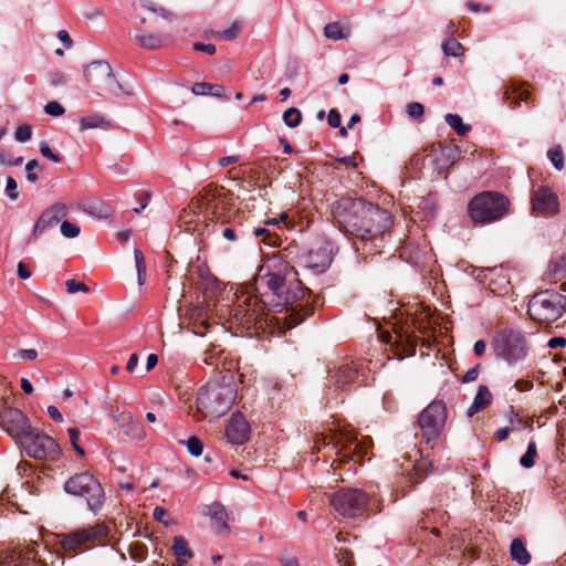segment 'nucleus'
<instances>
[{
    "instance_id": "nucleus-3",
    "label": "nucleus",
    "mask_w": 566,
    "mask_h": 566,
    "mask_svg": "<svg viewBox=\"0 0 566 566\" xmlns=\"http://www.w3.org/2000/svg\"><path fill=\"white\" fill-rule=\"evenodd\" d=\"M226 382H212L202 387L197 396L196 405L197 411L203 418L211 416L219 418L223 416L233 405L237 398V388L233 384L232 375L223 376Z\"/></svg>"
},
{
    "instance_id": "nucleus-4",
    "label": "nucleus",
    "mask_w": 566,
    "mask_h": 566,
    "mask_svg": "<svg viewBox=\"0 0 566 566\" xmlns=\"http://www.w3.org/2000/svg\"><path fill=\"white\" fill-rule=\"evenodd\" d=\"M264 303L255 296H245L233 305L223 304L217 310V317L228 324L229 329L237 332L249 331L261 323L264 314Z\"/></svg>"
},
{
    "instance_id": "nucleus-34",
    "label": "nucleus",
    "mask_w": 566,
    "mask_h": 566,
    "mask_svg": "<svg viewBox=\"0 0 566 566\" xmlns=\"http://www.w3.org/2000/svg\"><path fill=\"white\" fill-rule=\"evenodd\" d=\"M136 6L156 13L157 15L161 17L163 19L171 20L174 18V14L166 10L165 8L158 6L151 0H137Z\"/></svg>"
},
{
    "instance_id": "nucleus-63",
    "label": "nucleus",
    "mask_w": 566,
    "mask_h": 566,
    "mask_svg": "<svg viewBox=\"0 0 566 566\" xmlns=\"http://www.w3.org/2000/svg\"><path fill=\"white\" fill-rule=\"evenodd\" d=\"M480 365L476 364L470 368L462 377V382H472L478 378Z\"/></svg>"
},
{
    "instance_id": "nucleus-5",
    "label": "nucleus",
    "mask_w": 566,
    "mask_h": 566,
    "mask_svg": "<svg viewBox=\"0 0 566 566\" xmlns=\"http://www.w3.org/2000/svg\"><path fill=\"white\" fill-rule=\"evenodd\" d=\"M566 311V296L551 290L534 294L527 306L530 317L539 324H552Z\"/></svg>"
},
{
    "instance_id": "nucleus-26",
    "label": "nucleus",
    "mask_w": 566,
    "mask_h": 566,
    "mask_svg": "<svg viewBox=\"0 0 566 566\" xmlns=\"http://www.w3.org/2000/svg\"><path fill=\"white\" fill-rule=\"evenodd\" d=\"M511 558L520 565L530 564L532 557L521 538H514L510 545Z\"/></svg>"
},
{
    "instance_id": "nucleus-22",
    "label": "nucleus",
    "mask_w": 566,
    "mask_h": 566,
    "mask_svg": "<svg viewBox=\"0 0 566 566\" xmlns=\"http://www.w3.org/2000/svg\"><path fill=\"white\" fill-rule=\"evenodd\" d=\"M214 306L211 305L210 301L205 300L189 310V318L206 329L209 326V319L217 316L218 308H214Z\"/></svg>"
},
{
    "instance_id": "nucleus-13",
    "label": "nucleus",
    "mask_w": 566,
    "mask_h": 566,
    "mask_svg": "<svg viewBox=\"0 0 566 566\" xmlns=\"http://www.w3.org/2000/svg\"><path fill=\"white\" fill-rule=\"evenodd\" d=\"M369 495L359 489H342L333 494L331 504L344 517L360 516L367 509Z\"/></svg>"
},
{
    "instance_id": "nucleus-64",
    "label": "nucleus",
    "mask_w": 566,
    "mask_h": 566,
    "mask_svg": "<svg viewBox=\"0 0 566 566\" xmlns=\"http://www.w3.org/2000/svg\"><path fill=\"white\" fill-rule=\"evenodd\" d=\"M134 258H135V263H136L137 272H145L146 271L145 258H144L142 251L138 250V249H135L134 250Z\"/></svg>"
},
{
    "instance_id": "nucleus-57",
    "label": "nucleus",
    "mask_w": 566,
    "mask_h": 566,
    "mask_svg": "<svg viewBox=\"0 0 566 566\" xmlns=\"http://www.w3.org/2000/svg\"><path fill=\"white\" fill-rule=\"evenodd\" d=\"M66 75L60 71L52 72L49 75V82L53 87L62 86L66 83Z\"/></svg>"
},
{
    "instance_id": "nucleus-12",
    "label": "nucleus",
    "mask_w": 566,
    "mask_h": 566,
    "mask_svg": "<svg viewBox=\"0 0 566 566\" xmlns=\"http://www.w3.org/2000/svg\"><path fill=\"white\" fill-rule=\"evenodd\" d=\"M19 442L25 453L36 460L55 461L61 455L56 441L36 428H32Z\"/></svg>"
},
{
    "instance_id": "nucleus-43",
    "label": "nucleus",
    "mask_w": 566,
    "mask_h": 566,
    "mask_svg": "<svg viewBox=\"0 0 566 566\" xmlns=\"http://www.w3.org/2000/svg\"><path fill=\"white\" fill-rule=\"evenodd\" d=\"M187 447L188 452L193 457H199L203 450V443L198 437H190L187 441L184 442Z\"/></svg>"
},
{
    "instance_id": "nucleus-40",
    "label": "nucleus",
    "mask_w": 566,
    "mask_h": 566,
    "mask_svg": "<svg viewBox=\"0 0 566 566\" xmlns=\"http://www.w3.org/2000/svg\"><path fill=\"white\" fill-rule=\"evenodd\" d=\"M283 120L291 128L297 127L302 122V113L295 107H290L283 113Z\"/></svg>"
},
{
    "instance_id": "nucleus-6",
    "label": "nucleus",
    "mask_w": 566,
    "mask_h": 566,
    "mask_svg": "<svg viewBox=\"0 0 566 566\" xmlns=\"http://www.w3.org/2000/svg\"><path fill=\"white\" fill-rule=\"evenodd\" d=\"M64 491L83 497L87 509L94 514L102 510L105 502V492L101 482L90 472H80L70 476L64 483Z\"/></svg>"
},
{
    "instance_id": "nucleus-56",
    "label": "nucleus",
    "mask_w": 566,
    "mask_h": 566,
    "mask_svg": "<svg viewBox=\"0 0 566 566\" xmlns=\"http://www.w3.org/2000/svg\"><path fill=\"white\" fill-rule=\"evenodd\" d=\"M253 233L256 238L264 237L263 242L269 245H274L276 237L271 235L268 229L265 228H254Z\"/></svg>"
},
{
    "instance_id": "nucleus-54",
    "label": "nucleus",
    "mask_w": 566,
    "mask_h": 566,
    "mask_svg": "<svg viewBox=\"0 0 566 566\" xmlns=\"http://www.w3.org/2000/svg\"><path fill=\"white\" fill-rule=\"evenodd\" d=\"M66 291L70 294H74L76 292H88V286L82 282H77L75 280H67L65 282Z\"/></svg>"
},
{
    "instance_id": "nucleus-14",
    "label": "nucleus",
    "mask_w": 566,
    "mask_h": 566,
    "mask_svg": "<svg viewBox=\"0 0 566 566\" xmlns=\"http://www.w3.org/2000/svg\"><path fill=\"white\" fill-rule=\"evenodd\" d=\"M0 426L19 441L32 429L23 412L10 407L4 397L0 401Z\"/></svg>"
},
{
    "instance_id": "nucleus-50",
    "label": "nucleus",
    "mask_w": 566,
    "mask_h": 566,
    "mask_svg": "<svg viewBox=\"0 0 566 566\" xmlns=\"http://www.w3.org/2000/svg\"><path fill=\"white\" fill-rule=\"evenodd\" d=\"M213 90V84L199 82L195 83L191 87V93L197 96L209 95V93Z\"/></svg>"
},
{
    "instance_id": "nucleus-19",
    "label": "nucleus",
    "mask_w": 566,
    "mask_h": 566,
    "mask_svg": "<svg viewBox=\"0 0 566 566\" xmlns=\"http://www.w3.org/2000/svg\"><path fill=\"white\" fill-rule=\"evenodd\" d=\"M249 422L241 412L234 413L226 427V436L232 444H243L250 438Z\"/></svg>"
},
{
    "instance_id": "nucleus-15",
    "label": "nucleus",
    "mask_w": 566,
    "mask_h": 566,
    "mask_svg": "<svg viewBox=\"0 0 566 566\" xmlns=\"http://www.w3.org/2000/svg\"><path fill=\"white\" fill-rule=\"evenodd\" d=\"M34 546L14 547L11 551L2 552L0 566H46L42 560L36 559Z\"/></svg>"
},
{
    "instance_id": "nucleus-29",
    "label": "nucleus",
    "mask_w": 566,
    "mask_h": 566,
    "mask_svg": "<svg viewBox=\"0 0 566 566\" xmlns=\"http://www.w3.org/2000/svg\"><path fill=\"white\" fill-rule=\"evenodd\" d=\"M177 562L186 563L187 558H191L193 556L192 551L188 547V543L181 536H176L174 538V544L171 547Z\"/></svg>"
},
{
    "instance_id": "nucleus-33",
    "label": "nucleus",
    "mask_w": 566,
    "mask_h": 566,
    "mask_svg": "<svg viewBox=\"0 0 566 566\" xmlns=\"http://www.w3.org/2000/svg\"><path fill=\"white\" fill-rule=\"evenodd\" d=\"M444 120L459 136H465L471 129L470 125L463 124L461 116L458 114L449 113L444 116Z\"/></svg>"
},
{
    "instance_id": "nucleus-46",
    "label": "nucleus",
    "mask_w": 566,
    "mask_h": 566,
    "mask_svg": "<svg viewBox=\"0 0 566 566\" xmlns=\"http://www.w3.org/2000/svg\"><path fill=\"white\" fill-rule=\"evenodd\" d=\"M240 30L241 25L239 22L235 21L228 29L223 31H218L216 35L219 38H223L226 40H234L238 36Z\"/></svg>"
},
{
    "instance_id": "nucleus-28",
    "label": "nucleus",
    "mask_w": 566,
    "mask_h": 566,
    "mask_svg": "<svg viewBox=\"0 0 566 566\" xmlns=\"http://www.w3.org/2000/svg\"><path fill=\"white\" fill-rule=\"evenodd\" d=\"M349 33V28L345 27L340 22H331L327 23L324 28L325 36L334 41L347 39Z\"/></svg>"
},
{
    "instance_id": "nucleus-31",
    "label": "nucleus",
    "mask_w": 566,
    "mask_h": 566,
    "mask_svg": "<svg viewBox=\"0 0 566 566\" xmlns=\"http://www.w3.org/2000/svg\"><path fill=\"white\" fill-rule=\"evenodd\" d=\"M99 94H112L117 96L118 93L123 90L119 82L116 80L113 69L111 67V74L105 75L103 83L99 84V87L97 88Z\"/></svg>"
},
{
    "instance_id": "nucleus-47",
    "label": "nucleus",
    "mask_w": 566,
    "mask_h": 566,
    "mask_svg": "<svg viewBox=\"0 0 566 566\" xmlns=\"http://www.w3.org/2000/svg\"><path fill=\"white\" fill-rule=\"evenodd\" d=\"M61 233L69 239L76 238L80 234V227L69 221H63L61 223Z\"/></svg>"
},
{
    "instance_id": "nucleus-42",
    "label": "nucleus",
    "mask_w": 566,
    "mask_h": 566,
    "mask_svg": "<svg viewBox=\"0 0 566 566\" xmlns=\"http://www.w3.org/2000/svg\"><path fill=\"white\" fill-rule=\"evenodd\" d=\"M535 457H536V443L534 441H531L527 446V450H526L525 454H523L520 459L521 465L526 469L534 467Z\"/></svg>"
},
{
    "instance_id": "nucleus-25",
    "label": "nucleus",
    "mask_w": 566,
    "mask_h": 566,
    "mask_svg": "<svg viewBox=\"0 0 566 566\" xmlns=\"http://www.w3.org/2000/svg\"><path fill=\"white\" fill-rule=\"evenodd\" d=\"M135 42L147 50H157L166 45L168 36L158 33H140L134 36Z\"/></svg>"
},
{
    "instance_id": "nucleus-7",
    "label": "nucleus",
    "mask_w": 566,
    "mask_h": 566,
    "mask_svg": "<svg viewBox=\"0 0 566 566\" xmlns=\"http://www.w3.org/2000/svg\"><path fill=\"white\" fill-rule=\"evenodd\" d=\"M109 528L104 523H96L59 535L61 548L69 554H77L106 543Z\"/></svg>"
},
{
    "instance_id": "nucleus-20",
    "label": "nucleus",
    "mask_w": 566,
    "mask_h": 566,
    "mask_svg": "<svg viewBox=\"0 0 566 566\" xmlns=\"http://www.w3.org/2000/svg\"><path fill=\"white\" fill-rule=\"evenodd\" d=\"M331 251L327 242H321L304 255L305 265L318 272L324 271L332 262Z\"/></svg>"
},
{
    "instance_id": "nucleus-32",
    "label": "nucleus",
    "mask_w": 566,
    "mask_h": 566,
    "mask_svg": "<svg viewBox=\"0 0 566 566\" xmlns=\"http://www.w3.org/2000/svg\"><path fill=\"white\" fill-rule=\"evenodd\" d=\"M199 287L202 290L205 300L207 301H210L221 291V284L214 275L208 276V280L203 282H199Z\"/></svg>"
},
{
    "instance_id": "nucleus-60",
    "label": "nucleus",
    "mask_w": 566,
    "mask_h": 566,
    "mask_svg": "<svg viewBox=\"0 0 566 566\" xmlns=\"http://www.w3.org/2000/svg\"><path fill=\"white\" fill-rule=\"evenodd\" d=\"M342 116L339 112L335 108L331 109L327 116L328 125L333 128H337L340 126Z\"/></svg>"
},
{
    "instance_id": "nucleus-23",
    "label": "nucleus",
    "mask_w": 566,
    "mask_h": 566,
    "mask_svg": "<svg viewBox=\"0 0 566 566\" xmlns=\"http://www.w3.org/2000/svg\"><path fill=\"white\" fill-rule=\"evenodd\" d=\"M111 74V65L106 61H94L90 63L84 70V76L88 82L94 83L98 88L103 83L105 75Z\"/></svg>"
},
{
    "instance_id": "nucleus-37",
    "label": "nucleus",
    "mask_w": 566,
    "mask_h": 566,
    "mask_svg": "<svg viewBox=\"0 0 566 566\" xmlns=\"http://www.w3.org/2000/svg\"><path fill=\"white\" fill-rule=\"evenodd\" d=\"M506 98L513 104L515 107L521 105V102H527L531 98V93L523 87H514L511 91H507Z\"/></svg>"
},
{
    "instance_id": "nucleus-21",
    "label": "nucleus",
    "mask_w": 566,
    "mask_h": 566,
    "mask_svg": "<svg viewBox=\"0 0 566 566\" xmlns=\"http://www.w3.org/2000/svg\"><path fill=\"white\" fill-rule=\"evenodd\" d=\"M205 514L210 516L211 527L217 535L226 537L230 534V526L227 522L228 512L221 503L214 502Z\"/></svg>"
},
{
    "instance_id": "nucleus-24",
    "label": "nucleus",
    "mask_w": 566,
    "mask_h": 566,
    "mask_svg": "<svg viewBox=\"0 0 566 566\" xmlns=\"http://www.w3.org/2000/svg\"><path fill=\"white\" fill-rule=\"evenodd\" d=\"M491 401L492 394L490 389L484 385L479 386L478 392L467 411L468 417H472L473 415L484 410L491 403Z\"/></svg>"
},
{
    "instance_id": "nucleus-62",
    "label": "nucleus",
    "mask_w": 566,
    "mask_h": 566,
    "mask_svg": "<svg viewBox=\"0 0 566 566\" xmlns=\"http://www.w3.org/2000/svg\"><path fill=\"white\" fill-rule=\"evenodd\" d=\"M192 48L196 51L205 52L209 55H212L216 53V45L211 44V43L205 44V43L196 42L192 44Z\"/></svg>"
},
{
    "instance_id": "nucleus-30",
    "label": "nucleus",
    "mask_w": 566,
    "mask_h": 566,
    "mask_svg": "<svg viewBox=\"0 0 566 566\" xmlns=\"http://www.w3.org/2000/svg\"><path fill=\"white\" fill-rule=\"evenodd\" d=\"M358 375H359V367L355 361H352V365L344 364V365L339 366L336 377H337L338 382L349 384Z\"/></svg>"
},
{
    "instance_id": "nucleus-52",
    "label": "nucleus",
    "mask_w": 566,
    "mask_h": 566,
    "mask_svg": "<svg viewBox=\"0 0 566 566\" xmlns=\"http://www.w3.org/2000/svg\"><path fill=\"white\" fill-rule=\"evenodd\" d=\"M40 153L43 157L48 158L53 163L61 161V157L51 150L49 143L45 140L40 143Z\"/></svg>"
},
{
    "instance_id": "nucleus-51",
    "label": "nucleus",
    "mask_w": 566,
    "mask_h": 566,
    "mask_svg": "<svg viewBox=\"0 0 566 566\" xmlns=\"http://www.w3.org/2000/svg\"><path fill=\"white\" fill-rule=\"evenodd\" d=\"M44 112L50 116L59 117L65 113V109L60 103L53 101V102H49L45 105Z\"/></svg>"
},
{
    "instance_id": "nucleus-45",
    "label": "nucleus",
    "mask_w": 566,
    "mask_h": 566,
    "mask_svg": "<svg viewBox=\"0 0 566 566\" xmlns=\"http://www.w3.org/2000/svg\"><path fill=\"white\" fill-rule=\"evenodd\" d=\"M32 137V127L28 124L20 125L14 132V138L19 143H25Z\"/></svg>"
},
{
    "instance_id": "nucleus-9",
    "label": "nucleus",
    "mask_w": 566,
    "mask_h": 566,
    "mask_svg": "<svg viewBox=\"0 0 566 566\" xmlns=\"http://www.w3.org/2000/svg\"><path fill=\"white\" fill-rule=\"evenodd\" d=\"M507 198L499 192L484 191L469 203V213L473 221L490 223L501 219L509 210Z\"/></svg>"
},
{
    "instance_id": "nucleus-35",
    "label": "nucleus",
    "mask_w": 566,
    "mask_h": 566,
    "mask_svg": "<svg viewBox=\"0 0 566 566\" xmlns=\"http://www.w3.org/2000/svg\"><path fill=\"white\" fill-rule=\"evenodd\" d=\"M128 420L127 423L120 426L124 433L134 440H142L145 437L143 426L137 421H133L130 417H128Z\"/></svg>"
},
{
    "instance_id": "nucleus-1",
    "label": "nucleus",
    "mask_w": 566,
    "mask_h": 566,
    "mask_svg": "<svg viewBox=\"0 0 566 566\" xmlns=\"http://www.w3.org/2000/svg\"><path fill=\"white\" fill-rule=\"evenodd\" d=\"M334 218L352 235L368 240L380 235L390 224V214L371 202L349 197L332 206Z\"/></svg>"
},
{
    "instance_id": "nucleus-17",
    "label": "nucleus",
    "mask_w": 566,
    "mask_h": 566,
    "mask_svg": "<svg viewBox=\"0 0 566 566\" xmlns=\"http://www.w3.org/2000/svg\"><path fill=\"white\" fill-rule=\"evenodd\" d=\"M66 213L67 207L64 203L59 202L46 208L36 220L31 238L38 239L45 230L54 228Z\"/></svg>"
},
{
    "instance_id": "nucleus-8",
    "label": "nucleus",
    "mask_w": 566,
    "mask_h": 566,
    "mask_svg": "<svg viewBox=\"0 0 566 566\" xmlns=\"http://www.w3.org/2000/svg\"><path fill=\"white\" fill-rule=\"evenodd\" d=\"M324 446L333 444L340 462H354L361 464L365 459H369V452L373 447L370 438L358 440L356 436L348 432H340L334 436H324Z\"/></svg>"
},
{
    "instance_id": "nucleus-58",
    "label": "nucleus",
    "mask_w": 566,
    "mask_h": 566,
    "mask_svg": "<svg viewBox=\"0 0 566 566\" xmlns=\"http://www.w3.org/2000/svg\"><path fill=\"white\" fill-rule=\"evenodd\" d=\"M419 208L427 211V217L431 218L436 213V203L431 198H422Z\"/></svg>"
},
{
    "instance_id": "nucleus-2",
    "label": "nucleus",
    "mask_w": 566,
    "mask_h": 566,
    "mask_svg": "<svg viewBox=\"0 0 566 566\" xmlns=\"http://www.w3.org/2000/svg\"><path fill=\"white\" fill-rule=\"evenodd\" d=\"M295 275L296 272L287 262L272 259L259 269L255 289H268L276 298L275 306L293 304L304 296L302 282Z\"/></svg>"
},
{
    "instance_id": "nucleus-53",
    "label": "nucleus",
    "mask_w": 566,
    "mask_h": 566,
    "mask_svg": "<svg viewBox=\"0 0 566 566\" xmlns=\"http://www.w3.org/2000/svg\"><path fill=\"white\" fill-rule=\"evenodd\" d=\"M277 560L281 566H300L297 557L287 552H281Z\"/></svg>"
},
{
    "instance_id": "nucleus-55",
    "label": "nucleus",
    "mask_w": 566,
    "mask_h": 566,
    "mask_svg": "<svg viewBox=\"0 0 566 566\" xmlns=\"http://www.w3.org/2000/svg\"><path fill=\"white\" fill-rule=\"evenodd\" d=\"M18 184L14 178L8 177L6 180V191L10 200L14 201L18 199L19 193L17 191Z\"/></svg>"
},
{
    "instance_id": "nucleus-11",
    "label": "nucleus",
    "mask_w": 566,
    "mask_h": 566,
    "mask_svg": "<svg viewBox=\"0 0 566 566\" xmlns=\"http://www.w3.org/2000/svg\"><path fill=\"white\" fill-rule=\"evenodd\" d=\"M533 334L527 335L517 327H504L492 339L494 354H526L535 350Z\"/></svg>"
},
{
    "instance_id": "nucleus-59",
    "label": "nucleus",
    "mask_w": 566,
    "mask_h": 566,
    "mask_svg": "<svg viewBox=\"0 0 566 566\" xmlns=\"http://www.w3.org/2000/svg\"><path fill=\"white\" fill-rule=\"evenodd\" d=\"M55 348L51 346L49 343L43 342L40 343L36 348H30V349H20L18 354H38V352H50L54 350Z\"/></svg>"
},
{
    "instance_id": "nucleus-27",
    "label": "nucleus",
    "mask_w": 566,
    "mask_h": 566,
    "mask_svg": "<svg viewBox=\"0 0 566 566\" xmlns=\"http://www.w3.org/2000/svg\"><path fill=\"white\" fill-rule=\"evenodd\" d=\"M80 127L82 130L92 128L107 129L111 127V122L101 114H92L80 119Z\"/></svg>"
},
{
    "instance_id": "nucleus-16",
    "label": "nucleus",
    "mask_w": 566,
    "mask_h": 566,
    "mask_svg": "<svg viewBox=\"0 0 566 566\" xmlns=\"http://www.w3.org/2000/svg\"><path fill=\"white\" fill-rule=\"evenodd\" d=\"M559 201L555 192L547 186H539L532 196L533 212L538 216H553L558 211Z\"/></svg>"
},
{
    "instance_id": "nucleus-61",
    "label": "nucleus",
    "mask_w": 566,
    "mask_h": 566,
    "mask_svg": "<svg viewBox=\"0 0 566 566\" xmlns=\"http://www.w3.org/2000/svg\"><path fill=\"white\" fill-rule=\"evenodd\" d=\"M239 366V360L234 358L224 357L222 360V370L231 374Z\"/></svg>"
},
{
    "instance_id": "nucleus-41",
    "label": "nucleus",
    "mask_w": 566,
    "mask_h": 566,
    "mask_svg": "<svg viewBox=\"0 0 566 566\" xmlns=\"http://www.w3.org/2000/svg\"><path fill=\"white\" fill-rule=\"evenodd\" d=\"M148 548L144 543L140 542H133L128 546V553L130 557L140 562L146 558Z\"/></svg>"
},
{
    "instance_id": "nucleus-49",
    "label": "nucleus",
    "mask_w": 566,
    "mask_h": 566,
    "mask_svg": "<svg viewBox=\"0 0 566 566\" xmlns=\"http://www.w3.org/2000/svg\"><path fill=\"white\" fill-rule=\"evenodd\" d=\"M40 168V164L36 159H31L25 165V172H27V180L31 184H34L38 181L39 177L34 172V169Z\"/></svg>"
},
{
    "instance_id": "nucleus-39",
    "label": "nucleus",
    "mask_w": 566,
    "mask_h": 566,
    "mask_svg": "<svg viewBox=\"0 0 566 566\" xmlns=\"http://www.w3.org/2000/svg\"><path fill=\"white\" fill-rule=\"evenodd\" d=\"M84 211L96 218H106L108 216V208L99 201H92L85 205Z\"/></svg>"
},
{
    "instance_id": "nucleus-10",
    "label": "nucleus",
    "mask_w": 566,
    "mask_h": 566,
    "mask_svg": "<svg viewBox=\"0 0 566 566\" xmlns=\"http://www.w3.org/2000/svg\"><path fill=\"white\" fill-rule=\"evenodd\" d=\"M447 420V407L441 400L429 403L418 417L422 441L430 448L438 443Z\"/></svg>"
},
{
    "instance_id": "nucleus-38",
    "label": "nucleus",
    "mask_w": 566,
    "mask_h": 566,
    "mask_svg": "<svg viewBox=\"0 0 566 566\" xmlns=\"http://www.w3.org/2000/svg\"><path fill=\"white\" fill-rule=\"evenodd\" d=\"M548 273L552 280H558L566 275V256H560L558 260L551 262Z\"/></svg>"
},
{
    "instance_id": "nucleus-44",
    "label": "nucleus",
    "mask_w": 566,
    "mask_h": 566,
    "mask_svg": "<svg viewBox=\"0 0 566 566\" xmlns=\"http://www.w3.org/2000/svg\"><path fill=\"white\" fill-rule=\"evenodd\" d=\"M547 157L557 170H562L564 168V155L559 147L549 149L547 151Z\"/></svg>"
},
{
    "instance_id": "nucleus-18",
    "label": "nucleus",
    "mask_w": 566,
    "mask_h": 566,
    "mask_svg": "<svg viewBox=\"0 0 566 566\" xmlns=\"http://www.w3.org/2000/svg\"><path fill=\"white\" fill-rule=\"evenodd\" d=\"M198 207L203 209L206 213L212 214L214 218L220 219L221 207L229 205V197L222 191V189L208 188L198 199Z\"/></svg>"
},
{
    "instance_id": "nucleus-36",
    "label": "nucleus",
    "mask_w": 566,
    "mask_h": 566,
    "mask_svg": "<svg viewBox=\"0 0 566 566\" xmlns=\"http://www.w3.org/2000/svg\"><path fill=\"white\" fill-rule=\"evenodd\" d=\"M442 51L447 56L458 57L464 53V48L458 40L448 38L442 43Z\"/></svg>"
},
{
    "instance_id": "nucleus-48",
    "label": "nucleus",
    "mask_w": 566,
    "mask_h": 566,
    "mask_svg": "<svg viewBox=\"0 0 566 566\" xmlns=\"http://www.w3.org/2000/svg\"><path fill=\"white\" fill-rule=\"evenodd\" d=\"M424 113V107L422 104L418 102H411L407 104V114L411 119H420L422 118Z\"/></svg>"
}]
</instances>
